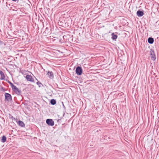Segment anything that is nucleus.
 I'll return each mask as SVG.
<instances>
[{"label": "nucleus", "mask_w": 159, "mask_h": 159, "mask_svg": "<svg viewBox=\"0 0 159 159\" xmlns=\"http://www.w3.org/2000/svg\"><path fill=\"white\" fill-rule=\"evenodd\" d=\"M8 82V83L10 84L14 92H15L18 95H20V90L11 82L9 80Z\"/></svg>", "instance_id": "1"}, {"label": "nucleus", "mask_w": 159, "mask_h": 159, "mask_svg": "<svg viewBox=\"0 0 159 159\" xmlns=\"http://www.w3.org/2000/svg\"><path fill=\"white\" fill-rule=\"evenodd\" d=\"M83 70L82 67L80 66H77L75 70L76 73L78 75H81L82 73Z\"/></svg>", "instance_id": "2"}, {"label": "nucleus", "mask_w": 159, "mask_h": 159, "mask_svg": "<svg viewBox=\"0 0 159 159\" xmlns=\"http://www.w3.org/2000/svg\"><path fill=\"white\" fill-rule=\"evenodd\" d=\"M150 53L151 60L153 61H155L156 59V57L155 55L154 50L151 49L150 50Z\"/></svg>", "instance_id": "3"}, {"label": "nucleus", "mask_w": 159, "mask_h": 159, "mask_svg": "<svg viewBox=\"0 0 159 159\" xmlns=\"http://www.w3.org/2000/svg\"><path fill=\"white\" fill-rule=\"evenodd\" d=\"M46 123L49 126H52L54 125V122L52 119H47L46 120Z\"/></svg>", "instance_id": "4"}, {"label": "nucleus", "mask_w": 159, "mask_h": 159, "mask_svg": "<svg viewBox=\"0 0 159 159\" xmlns=\"http://www.w3.org/2000/svg\"><path fill=\"white\" fill-rule=\"evenodd\" d=\"M25 78L27 81L33 82H34V80L32 76L31 75H26Z\"/></svg>", "instance_id": "5"}, {"label": "nucleus", "mask_w": 159, "mask_h": 159, "mask_svg": "<svg viewBox=\"0 0 159 159\" xmlns=\"http://www.w3.org/2000/svg\"><path fill=\"white\" fill-rule=\"evenodd\" d=\"M5 96L6 100L8 101H10L12 100L11 95L8 93H5Z\"/></svg>", "instance_id": "6"}, {"label": "nucleus", "mask_w": 159, "mask_h": 159, "mask_svg": "<svg viewBox=\"0 0 159 159\" xmlns=\"http://www.w3.org/2000/svg\"><path fill=\"white\" fill-rule=\"evenodd\" d=\"M20 32L22 33V34H24V35H22V43H24L25 42V40L27 39V36L25 34L24 30H23L22 31H20Z\"/></svg>", "instance_id": "7"}, {"label": "nucleus", "mask_w": 159, "mask_h": 159, "mask_svg": "<svg viewBox=\"0 0 159 159\" xmlns=\"http://www.w3.org/2000/svg\"><path fill=\"white\" fill-rule=\"evenodd\" d=\"M144 13L143 11L139 10L137 11L136 14L138 17H141L143 16Z\"/></svg>", "instance_id": "8"}, {"label": "nucleus", "mask_w": 159, "mask_h": 159, "mask_svg": "<svg viewBox=\"0 0 159 159\" xmlns=\"http://www.w3.org/2000/svg\"><path fill=\"white\" fill-rule=\"evenodd\" d=\"M47 75L50 79H53L54 77L53 73L52 71H48Z\"/></svg>", "instance_id": "9"}, {"label": "nucleus", "mask_w": 159, "mask_h": 159, "mask_svg": "<svg viewBox=\"0 0 159 159\" xmlns=\"http://www.w3.org/2000/svg\"><path fill=\"white\" fill-rule=\"evenodd\" d=\"M111 36L112 39L113 40H116L117 38V35L115 34L114 33H113L111 34Z\"/></svg>", "instance_id": "10"}, {"label": "nucleus", "mask_w": 159, "mask_h": 159, "mask_svg": "<svg viewBox=\"0 0 159 159\" xmlns=\"http://www.w3.org/2000/svg\"><path fill=\"white\" fill-rule=\"evenodd\" d=\"M0 74L1 76L0 78L1 80H4L5 79V76L3 72L2 71H0Z\"/></svg>", "instance_id": "11"}, {"label": "nucleus", "mask_w": 159, "mask_h": 159, "mask_svg": "<svg viewBox=\"0 0 159 159\" xmlns=\"http://www.w3.org/2000/svg\"><path fill=\"white\" fill-rule=\"evenodd\" d=\"M148 42L150 44H152L154 41V39L153 38L149 37L148 39Z\"/></svg>", "instance_id": "12"}, {"label": "nucleus", "mask_w": 159, "mask_h": 159, "mask_svg": "<svg viewBox=\"0 0 159 159\" xmlns=\"http://www.w3.org/2000/svg\"><path fill=\"white\" fill-rule=\"evenodd\" d=\"M11 118L13 120H14L20 126V120H18L17 119V118H14L13 116L11 117Z\"/></svg>", "instance_id": "13"}, {"label": "nucleus", "mask_w": 159, "mask_h": 159, "mask_svg": "<svg viewBox=\"0 0 159 159\" xmlns=\"http://www.w3.org/2000/svg\"><path fill=\"white\" fill-rule=\"evenodd\" d=\"M6 137L5 136L3 135L2 137L1 141L2 143H4L6 141Z\"/></svg>", "instance_id": "14"}, {"label": "nucleus", "mask_w": 159, "mask_h": 159, "mask_svg": "<svg viewBox=\"0 0 159 159\" xmlns=\"http://www.w3.org/2000/svg\"><path fill=\"white\" fill-rule=\"evenodd\" d=\"M50 103L52 105H54L56 103V100L54 99H52L50 101Z\"/></svg>", "instance_id": "15"}, {"label": "nucleus", "mask_w": 159, "mask_h": 159, "mask_svg": "<svg viewBox=\"0 0 159 159\" xmlns=\"http://www.w3.org/2000/svg\"><path fill=\"white\" fill-rule=\"evenodd\" d=\"M28 71H26L25 70H20V72L23 75H28Z\"/></svg>", "instance_id": "16"}, {"label": "nucleus", "mask_w": 159, "mask_h": 159, "mask_svg": "<svg viewBox=\"0 0 159 159\" xmlns=\"http://www.w3.org/2000/svg\"><path fill=\"white\" fill-rule=\"evenodd\" d=\"M27 4V3L25 2L22 1L21 2H20V6H25Z\"/></svg>", "instance_id": "17"}, {"label": "nucleus", "mask_w": 159, "mask_h": 159, "mask_svg": "<svg viewBox=\"0 0 159 159\" xmlns=\"http://www.w3.org/2000/svg\"><path fill=\"white\" fill-rule=\"evenodd\" d=\"M36 84L38 85L39 87H41V86H43V85L40 82L38 81L37 83H36Z\"/></svg>", "instance_id": "18"}, {"label": "nucleus", "mask_w": 159, "mask_h": 159, "mask_svg": "<svg viewBox=\"0 0 159 159\" xmlns=\"http://www.w3.org/2000/svg\"><path fill=\"white\" fill-rule=\"evenodd\" d=\"M25 126L24 123L22 121L20 120V127H23Z\"/></svg>", "instance_id": "19"}, {"label": "nucleus", "mask_w": 159, "mask_h": 159, "mask_svg": "<svg viewBox=\"0 0 159 159\" xmlns=\"http://www.w3.org/2000/svg\"><path fill=\"white\" fill-rule=\"evenodd\" d=\"M20 12H22V11H21V10L20 9ZM23 14H22V15H21L22 14V13H21L20 12V16H24L25 15H24V14H25V13H24V12H23Z\"/></svg>", "instance_id": "20"}, {"label": "nucleus", "mask_w": 159, "mask_h": 159, "mask_svg": "<svg viewBox=\"0 0 159 159\" xmlns=\"http://www.w3.org/2000/svg\"><path fill=\"white\" fill-rule=\"evenodd\" d=\"M24 26L23 27L24 28H25L26 27H27V24L26 23H24Z\"/></svg>", "instance_id": "21"}, {"label": "nucleus", "mask_w": 159, "mask_h": 159, "mask_svg": "<svg viewBox=\"0 0 159 159\" xmlns=\"http://www.w3.org/2000/svg\"><path fill=\"white\" fill-rule=\"evenodd\" d=\"M61 103H62V105H63V107H64V108H65V106H64V103H63V102H61Z\"/></svg>", "instance_id": "22"}, {"label": "nucleus", "mask_w": 159, "mask_h": 159, "mask_svg": "<svg viewBox=\"0 0 159 159\" xmlns=\"http://www.w3.org/2000/svg\"><path fill=\"white\" fill-rule=\"evenodd\" d=\"M22 56V54H20V57Z\"/></svg>", "instance_id": "23"}, {"label": "nucleus", "mask_w": 159, "mask_h": 159, "mask_svg": "<svg viewBox=\"0 0 159 159\" xmlns=\"http://www.w3.org/2000/svg\"><path fill=\"white\" fill-rule=\"evenodd\" d=\"M23 8H20V9L21 8V9H23Z\"/></svg>", "instance_id": "24"}, {"label": "nucleus", "mask_w": 159, "mask_h": 159, "mask_svg": "<svg viewBox=\"0 0 159 159\" xmlns=\"http://www.w3.org/2000/svg\"><path fill=\"white\" fill-rule=\"evenodd\" d=\"M0 42H1V41H0Z\"/></svg>", "instance_id": "25"}]
</instances>
